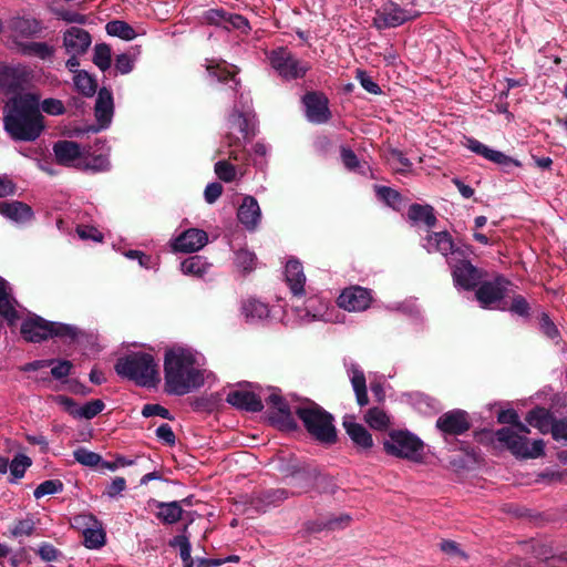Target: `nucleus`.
Listing matches in <instances>:
<instances>
[{"label": "nucleus", "instance_id": "obj_2", "mask_svg": "<svg viewBox=\"0 0 567 567\" xmlns=\"http://www.w3.org/2000/svg\"><path fill=\"white\" fill-rule=\"evenodd\" d=\"M43 120L39 97L29 93L13 99L8 105L4 127L14 140L34 141L44 128Z\"/></svg>", "mask_w": 567, "mask_h": 567}, {"label": "nucleus", "instance_id": "obj_32", "mask_svg": "<svg viewBox=\"0 0 567 567\" xmlns=\"http://www.w3.org/2000/svg\"><path fill=\"white\" fill-rule=\"evenodd\" d=\"M207 19L214 23L223 25L226 29L229 25L239 30H245L248 28V21L246 18L239 14H226L221 10L208 11Z\"/></svg>", "mask_w": 567, "mask_h": 567}, {"label": "nucleus", "instance_id": "obj_50", "mask_svg": "<svg viewBox=\"0 0 567 567\" xmlns=\"http://www.w3.org/2000/svg\"><path fill=\"white\" fill-rule=\"evenodd\" d=\"M19 152L27 157L34 158L38 162L39 168L43 172L48 173L49 175L54 174V172L40 159V157L44 154V148L41 144H38L35 147H30L28 144H23Z\"/></svg>", "mask_w": 567, "mask_h": 567}, {"label": "nucleus", "instance_id": "obj_45", "mask_svg": "<svg viewBox=\"0 0 567 567\" xmlns=\"http://www.w3.org/2000/svg\"><path fill=\"white\" fill-rule=\"evenodd\" d=\"M92 60L101 71L109 70L112 62L111 47L106 43L95 44Z\"/></svg>", "mask_w": 567, "mask_h": 567}, {"label": "nucleus", "instance_id": "obj_3", "mask_svg": "<svg viewBox=\"0 0 567 567\" xmlns=\"http://www.w3.org/2000/svg\"><path fill=\"white\" fill-rule=\"evenodd\" d=\"M114 369L120 377L140 386L153 388L161 381L158 364L150 353L134 352L122 357Z\"/></svg>", "mask_w": 567, "mask_h": 567}, {"label": "nucleus", "instance_id": "obj_35", "mask_svg": "<svg viewBox=\"0 0 567 567\" xmlns=\"http://www.w3.org/2000/svg\"><path fill=\"white\" fill-rule=\"evenodd\" d=\"M209 268L210 264H208L204 257L198 255L188 257L181 264V269L185 275H192L198 278L204 277Z\"/></svg>", "mask_w": 567, "mask_h": 567}, {"label": "nucleus", "instance_id": "obj_64", "mask_svg": "<svg viewBox=\"0 0 567 567\" xmlns=\"http://www.w3.org/2000/svg\"><path fill=\"white\" fill-rule=\"evenodd\" d=\"M156 436L169 446L174 445L176 441V436L171 425L167 423H164L156 429Z\"/></svg>", "mask_w": 567, "mask_h": 567}, {"label": "nucleus", "instance_id": "obj_20", "mask_svg": "<svg viewBox=\"0 0 567 567\" xmlns=\"http://www.w3.org/2000/svg\"><path fill=\"white\" fill-rule=\"evenodd\" d=\"M208 241L206 231L190 228L182 233L174 243V249L182 252H194L202 249Z\"/></svg>", "mask_w": 567, "mask_h": 567}, {"label": "nucleus", "instance_id": "obj_12", "mask_svg": "<svg viewBox=\"0 0 567 567\" xmlns=\"http://www.w3.org/2000/svg\"><path fill=\"white\" fill-rule=\"evenodd\" d=\"M228 124L233 142L249 141L257 134V121L251 112L233 113Z\"/></svg>", "mask_w": 567, "mask_h": 567}, {"label": "nucleus", "instance_id": "obj_46", "mask_svg": "<svg viewBox=\"0 0 567 567\" xmlns=\"http://www.w3.org/2000/svg\"><path fill=\"white\" fill-rule=\"evenodd\" d=\"M321 477L316 468L301 471L292 476V486L299 487L302 491L316 485V482Z\"/></svg>", "mask_w": 567, "mask_h": 567}, {"label": "nucleus", "instance_id": "obj_33", "mask_svg": "<svg viewBox=\"0 0 567 567\" xmlns=\"http://www.w3.org/2000/svg\"><path fill=\"white\" fill-rule=\"evenodd\" d=\"M408 217L414 223H424L429 228L434 227L437 221L430 205L412 204L409 207Z\"/></svg>", "mask_w": 567, "mask_h": 567}, {"label": "nucleus", "instance_id": "obj_22", "mask_svg": "<svg viewBox=\"0 0 567 567\" xmlns=\"http://www.w3.org/2000/svg\"><path fill=\"white\" fill-rule=\"evenodd\" d=\"M226 402L239 410L249 412H259L264 408L259 396L245 390L230 391L226 396Z\"/></svg>", "mask_w": 567, "mask_h": 567}, {"label": "nucleus", "instance_id": "obj_58", "mask_svg": "<svg viewBox=\"0 0 567 567\" xmlns=\"http://www.w3.org/2000/svg\"><path fill=\"white\" fill-rule=\"evenodd\" d=\"M355 78L359 80L360 84L367 92L372 93V94L381 93L380 86L373 81V79L365 71L358 70Z\"/></svg>", "mask_w": 567, "mask_h": 567}, {"label": "nucleus", "instance_id": "obj_26", "mask_svg": "<svg viewBox=\"0 0 567 567\" xmlns=\"http://www.w3.org/2000/svg\"><path fill=\"white\" fill-rule=\"evenodd\" d=\"M260 216L258 202L251 196L245 197L237 212L238 220L247 229L254 230L260 220Z\"/></svg>", "mask_w": 567, "mask_h": 567}, {"label": "nucleus", "instance_id": "obj_24", "mask_svg": "<svg viewBox=\"0 0 567 567\" xmlns=\"http://www.w3.org/2000/svg\"><path fill=\"white\" fill-rule=\"evenodd\" d=\"M343 427L352 442L360 449L369 450L373 446V440L368 430L354 421V416L347 415L343 419Z\"/></svg>", "mask_w": 567, "mask_h": 567}, {"label": "nucleus", "instance_id": "obj_55", "mask_svg": "<svg viewBox=\"0 0 567 567\" xmlns=\"http://www.w3.org/2000/svg\"><path fill=\"white\" fill-rule=\"evenodd\" d=\"M35 529V523L32 518L18 520L13 524L10 533L13 537L31 536Z\"/></svg>", "mask_w": 567, "mask_h": 567}, {"label": "nucleus", "instance_id": "obj_18", "mask_svg": "<svg viewBox=\"0 0 567 567\" xmlns=\"http://www.w3.org/2000/svg\"><path fill=\"white\" fill-rule=\"evenodd\" d=\"M422 247L429 252H439L444 257L457 252L452 236L447 231H427L422 239Z\"/></svg>", "mask_w": 567, "mask_h": 567}, {"label": "nucleus", "instance_id": "obj_61", "mask_svg": "<svg viewBox=\"0 0 567 567\" xmlns=\"http://www.w3.org/2000/svg\"><path fill=\"white\" fill-rule=\"evenodd\" d=\"M54 363L55 364L51 369V374L56 380L66 378L73 367L72 362L69 360H59L56 362L54 361Z\"/></svg>", "mask_w": 567, "mask_h": 567}, {"label": "nucleus", "instance_id": "obj_23", "mask_svg": "<svg viewBox=\"0 0 567 567\" xmlns=\"http://www.w3.org/2000/svg\"><path fill=\"white\" fill-rule=\"evenodd\" d=\"M113 96L111 91L103 87L99 91L95 102V117L99 123V128H105L113 117Z\"/></svg>", "mask_w": 567, "mask_h": 567}, {"label": "nucleus", "instance_id": "obj_13", "mask_svg": "<svg viewBox=\"0 0 567 567\" xmlns=\"http://www.w3.org/2000/svg\"><path fill=\"white\" fill-rule=\"evenodd\" d=\"M509 281L502 276L492 281L481 284L475 292L476 299L482 308H491L494 303L501 301L507 293Z\"/></svg>", "mask_w": 567, "mask_h": 567}, {"label": "nucleus", "instance_id": "obj_60", "mask_svg": "<svg viewBox=\"0 0 567 567\" xmlns=\"http://www.w3.org/2000/svg\"><path fill=\"white\" fill-rule=\"evenodd\" d=\"M38 554L40 558L44 561H54L58 560L62 555L60 550H58L53 545L49 543H42L39 546Z\"/></svg>", "mask_w": 567, "mask_h": 567}, {"label": "nucleus", "instance_id": "obj_36", "mask_svg": "<svg viewBox=\"0 0 567 567\" xmlns=\"http://www.w3.org/2000/svg\"><path fill=\"white\" fill-rule=\"evenodd\" d=\"M29 71L25 66L17 65V66H0V86L2 87H13L18 84V80L22 76H27Z\"/></svg>", "mask_w": 567, "mask_h": 567}, {"label": "nucleus", "instance_id": "obj_17", "mask_svg": "<svg viewBox=\"0 0 567 567\" xmlns=\"http://www.w3.org/2000/svg\"><path fill=\"white\" fill-rule=\"evenodd\" d=\"M62 43L66 54H84L91 47L92 37L80 27H70L63 32Z\"/></svg>", "mask_w": 567, "mask_h": 567}, {"label": "nucleus", "instance_id": "obj_44", "mask_svg": "<svg viewBox=\"0 0 567 567\" xmlns=\"http://www.w3.org/2000/svg\"><path fill=\"white\" fill-rule=\"evenodd\" d=\"M364 420L370 427L379 431L386 430L390 425V417L382 409L379 408L368 410L364 415Z\"/></svg>", "mask_w": 567, "mask_h": 567}, {"label": "nucleus", "instance_id": "obj_10", "mask_svg": "<svg viewBox=\"0 0 567 567\" xmlns=\"http://www.w3.org/2000/svg\"><path fill=\"white\" fill-rule=\"evenodd\" d=\"M416 17L412 10L402 8L399 3L390 0L377 10L373 18V27L378 30L396 28Z\"/></svg>", "mask_w": 567, "mask_h": 567}, {"label": "nucleus", "instance_id": "obj_15", "mask_svg": "<svg viewBox=\"0 0 567 567\" xmlns=\"http://www.w3.org/2000/svg\"><path fill=\"white\" fill-rule=\"evenodd\" d=\"M436 427L447 435H461L470 430L468 415L463 410H453L442 414L436 420Z\"/></svg>", "mask_w": 567, "mask_h": 567}, {"label": "nucleus", "instance_id": "obj_53", "mask_svg": "<svg viewBox=\"0 0 567 567\" xmlns=\"http://www.w3.org/2000/svg\"><path fill=\"white\" fill-rule=\"evenodd\" d=\"M104 402L100 399L86 402L84 405L79 406L78 416L79 419L91 420L101 413L104 409Z\"/></svg>", "mask_w": 567, "mask_h": 567}, {"label": "nucleus", "instance_id": "obj_4", "mask_svg": "<svg viewBox=\"0 0 567 567\" xmlns=\"http://www.w3.org/2000/svg\"><path fill=\"white\" fill-rule=\"evenodd\" d=\"M53 152L59 164L81 169L101 172L109 168L105 155L91 151V144H53Z\"/></svg>", "mask_w": 567, "mask_h": 567}, {"label": "nucleus", "instance_id": "obj_49", "mask_svg": "<svg viewBox=\"0 0 567 567\" xmlns=\"http://www.w3.org/2000/svg\"><path fill=\"white\" fill-rule=\"evenodd\" d=\"M385 158L389 165L398 172L405 171L411 166L409 158L396 148L389 150L385 154Z\"/></svg>", "mask_w": 567, "mask_h": 567}, {"label": "nucleus", "instance_id": "obj_16", "mask_svg": "<svg viewBox=\"0 0 567 567\" xmlns=\"http://www.w3.org/2000/svg\"><path fill=\"white\" fill-rule=\"evenodd\" d=\"M302 102L308 121L320 124L330 118L329 102L322 93L309 92L303 96Z\"/></svg>", "mask_w": 567, "mask_h": 567}, {"label": "nucleus", "instance_id": "obj_28", "mask_svg": "<svg viewBox=\"0 0 567 567\" xmlns=\"http://www.w3.org/2000/svg\"><path fill=\"white\" fill-rule=\"evenodd\" d=\"M0 214L17 223L30 220L33 216L31 207L18 200L1 202Z\"/></svg>", "mask_w": 567, "mask_h": 567}, {"label": "nucleus", "instance_id": "obj_54", "mask_svg": "<svg viewBox=\"0 0 567 567\" xmlns=\"http://www.w3.org/2000/svg\"><path fill=\"white\" fill-rule=\"evenodd\" d=\"M74 460L84 466H96L102 462V457L92 451L80 447L73 452Z\"/></svg>", "mask_w": 567, "mask_h": 567}, {"label": "nucleus", "instance_id": "obj_27", "mask_svg": "<svg viewBox=\"0 0 567 567\" xmlns=\"http://www.w3.org/2000/svg\"><path fill=\"white\" fill-rule=\"evenodd\" d=\"M16 300L12 296L9 284L0 277V316L9 323H13L18 319L16 310Z\"/></svg>", "mask_w": 567, "mask_h": 567}, {"label": "nucleus", "instance_id": "obj_38", "mask_svg": "<svg viewBox=\"0 0 567 567\" xmlns=\"http://www.w3.org/2000/svg\"><path fill=\"white\" fill-rule=\"evenodd\" d=\"M21 51L24 55H33L45 61L53 58L55 49L45 42H29L22 45Z\"/></svg>", "mask_w": 567, "mask_h": 567}, {"label": "nucleus", "instance_id": "obj_34", "mask_svg": "<svg viewBox=\"0 0 567 567\" xmlns=\"http://www.w3.org/2000/svg\"><path fill=\"white\" fill-rule=\"evenodd\" d=\"M158 512L156 516L165 524L172 525L177 523L184 513L179 502L174 501L169 503L158 502Z\"/></svg>", "mask_w": 567, "mask_h": 567}, {"label": "nucleus", "instance_id": "obj_42", "mask_svg": "<svg viewBox=\"0 0 567 567\" xmlns=\"http://www.w3.org/2000/svg\"><path fill=\"white\" fill-rule=\"evenodd\" d=\"M526 421L529 425L537 427L542 433H547L550 431V426L554 420L545 409H536L530 411Z\"/></svg>", "mask_w": 567, "mask_h": 567}, {"label": "nucleus", "instance_id": "obj_5", "mask_svg": "<svg viewBox=\"0 0 567 567\" xmlns=\"http://www.w3.org/2000/svg\"><path fill=\"white\" fill-rule=\"evenodd\" d=\"M308 433L317 441L332 444L337 441L333 416L315 402L308 401L296 409Z\"/></svg>", "mask_w": 567, "mask_h": 567}, {"label": "nucleus", "instance_id": "obj_43", "mask_svg": "<svg viewBox=\"0 0 567 567\" xmlns=\"http://www.w3.org/2000/svg\"><path fill=\"white\" fill-rule=\"evenodd\" d=\"M236 68L231 65L220 66L219 64L216 66L208 65L207 70L209 74L215 76L219 82L230 83L231 89H236L239 84V80L236 79Z\"/></svg>", "mask_w": 567, "mask_h": 567}, {"label": "nucleus", "instance_id": "obj_56", "mask_svg": "<svg viewBox=\"0 0 567 567\" xmlns=\"http://www.w3.org/2000/svg\"><path fill=\"white\" fill-rule=\"evenodd\" d=\"M39 110L53 116L62 115L65 112L63 102L53 97L45 99L41 103L39 102Z\"/></svg>", "mask_w": 567, "mask_h": 567}, {"label": "nucleus", "instance_id": "obj_52", "mask_svg": "<svg viewBox=\"0 0 567 567\" xmlns=\"http://www.w3.org/2000/svg\"><path fill=\"white\" fill-rule=\"evenodd\" d=\"M256 259V255L247 249H239L235 255L236 266L246 272L255 269Z\"/></svg>", "mask_w": 567, "mask_h": 567}, {"label": "nucleus", "instance_id": "obj_63", "mask_svg": "<svg viewBox=\"0 0 567 567\" xmlns=\"http://www.w3.org/2000/svg\"><path fill=\"white\" fill-rule=\"evenodd\" d=\"M133 68H134V61L128 54L122 53L116 56L115 69L121 74L130 73L133 70Z\"/></svg>", "mask_w": 567, "mask_h": 567}, {"label": "nucleus", "instance_id": "obj_7", "mask_svg": "<svg viewBox=\"0 0 567 567\" xmlns=\"http://www.w3.org/2000/svg\"><path fill=\"white\" fill-rule=\"evenodd\" d=\"M383 445L385 452L390 455L417 463L423 460V442L408 431H392Z\"/></svg>", "mask_w": 567, "mask_h": 567}, {"label": "nucleus", "instance_id": "obj_29", "mask_svg": "<svg viewBox=\"0 0 567 567\" xmlns=\"http://www.w3.org/2000/svg\"><path fill=\"white\" fill-rule=\"evenodd\" d=\"M286 280L295 296L303 293L306 276L301 264L298 260H289L286 265Z\"/></svg>", "mask_w": 567, "mask_h": 567}, {"label": "nucleus", "instance_id": "obj_62", "mask_svg": "<svg viewBox=\"0 0 567 567\" xmlns=\"http://www.w3.org/2000/svg\"><path fill=\"white\" fill-rule=\"evenodd\" d=\"M142 415L144 417L157 415L167 420L172 419L169 411L159 404H145L142 410Z\"/></svg>", "mask_w": 567, "mask_h": 567}, {"label": "nucleus", "instance_id": "obj_41", "mask_svg": "<svg viewBox=\"0 0 567 567\" xmlns=\"http://www.w3.org/2000/svg\"><path fill=\"white\" fill-rule=\"evenodd\" d=\"M243 313L248 321L261 320L269 315L268 306L259 300L250 299L243 305Z\"/></svg>", "mask_w": 567, "mask_h": 567}, {"label": "nucleus", "instance_id": "obj_9", "mask_svg": "<svg viewBox=\"0 0 567 567\" xmlns=\"http://www.w3.org/2000/svg\"><path fill=\"white\" fill-rule=\"evenodd\" d=\"M268 59L272 69L287 81L303 78L310 69L307 62L299 60L284 47L272 50Z\"/></svg>", "mask_w": 567, "mask_h": 567}, {"label": "nucleus", "instance_id": "obj_39", "mask_svg": "<svg viewBox=\"0 0 567 567\" xmlns=\"http://www.w3.org/2000/svg\"><path fill=\"white\" fill-rule=\"evenodd\" d=\"M32 465V460L22 453L14 455V457L9 462L8 470H10V474L12 478H10L11 483H16L21 480L27 470Z\"/></svg>", "mask_w": 567, "mask_h": 567}, {"label": "nucleus", "instance_id": "obj_25", "mask_svg": "<svg viewBox=\"0 0 567 567\" xmlns=\"http://www.w3.org/2000/svg\"><path fill=\"white\" fill-rule=\"evenodd\" d=\"M83 523L89 525L92 523V527H87L83 532L84 545L90 549H96L105 544V533L102 527H97V520L93 515H82L75 518V523Z\"/></svg>", "mask_w": 567, "mask_h": 567}, {"label": "nucleus", "instance_id": "obj_11", "mask_svg": "<svg viewBox=\"0 0 567 567\" xmlns=\"http://www.w3.org/2000/svg\"><path fill=\"white\" fill-rule=\"evenodd\" d=\"M372 291L361 286H351L342 290L338 298L340 308L360 312L367 310L372 302Z\"/></svg>", "mask_w": 567, "mask_h": 567}, {"label": "nucleus", "instance_id": "obj_51", "mask_svg": "<svg viewBox=\"0 0 567 567\" xmlns=\"http://www.w3.org/2000/svg\"><path fill=\"white\" fill-rule=\"evenodd\" d=\"M63 491V483L60 480H48L37 486L33 496L39 499L47 495H53Z\"/></svg>", "mask_w": 567, "mask_h": 567}, {"label": "nucleus", "instance_id": "obj_57", "mask_svg": "<svg viewBox=\"0 0 567 567\" xmlns=\"http://www.w3.org/2000/svg\"><path fill=\"white\" fill-rule=\"evenodd\" d=\"M215 173L224 182H231L236 176L235 167L225 161L215 164Z\"/></svg>", "mask_w": 567, "mask_h": 567}, {"label": "nucleus", "instance_id": "obj_8", "mask_svg": "<svg viewBox=\"0 0 567 567\" xmlns=\"http://www.w3.org/2000/svg\"><path fill=\"white\" fill-rule=\"evenodd\" d=\"M495 439L505 445L513 455L522 458H537L544 454V441L535 440L529 444L526 436L511 427H502L495 432Z\"/></svg>", "mask_w": 567, "mask_h": 567}, {"label": "nucleus", "instance_id": "obj_19", "mask_svg": "<svg viewBox=\"0 0 567 567\" xmlns=\"http://www.w3.org/2000/svg\"><path fill=\"white\" fill-rule=\"evenodd\" d=\"M452 276L455 286L465 290L474 289L482 278L481 271L467 260L454 265Z\"/></svg>", "mask_w": 567, "mask_h": 567}, {"label": "nucleus", "instance_id": "obj_37", "mask_svg": "<svg viewBox=\"0 0 567 567\" xmlns=\"http://www.w3.org/2000/svg\"><path fill=\"white\" fill-rule=\"evenodd\" d=\"M105 31L111 37H117L125 41H131L136 38L135 30L123 20H112L106 23Z\"/></svg>", "mask_w": 567, "mask_h": 567}, {"label": "nucleus", "instance_id": "obj_6", "mask_svg": "<svg viewBox=\"0 0 567 567\" xmlns=\"http://www.w3.org/2000/svg\"><path fill=\"white\" fill-rule=\"evenodd\" d=\"M21 333L29 342H41L53 337L72 342L83 336L82 330L76 326L48 321L39 316L24 320Z\"/></svg>", "mask_w": 567, "mask_h": 567}, {"label": "nucleus", "instance_id": "obj_21", "mask_svg": "<svg viewBox=\"0 0 567 567\" xmlns=\"http://www.w3.org/2000/svg\"><path fill=\"white\" fill-rule=\"evenodd\" d=\"M289 495L290 493L285 488H271L254 494L250 504L256 511L266 512L281 504Z\"/></svg>", "mask_w": 567, "mask_h": 567}, {"label": "nucleus", "instance_id": "obj_40", "mask_svg": "<svg viewBox=\"0 0 567 567\" xmlns=\"http://www.w3.org/2000/svg\"><path fill=\"white\" fill-rule=\"evenodd\" d=\"M341 159L349 171L358 172L362 175H365L368 172H370L368 162L364 159H359L355 153H353L350 148L342 147Z\"/></svg>", "mask_w": 567, "mask_h": 567}, {"label": "nucleus", "instance_id": "obj_14", "mask_svg": "<svg viewBox=\"0 0 567 567\" xmlns=\"http://www.w3.org/2000/svg\"><path fill=\"white\" fill-rule=\"evenodd\" d=\"M267 404L272 409L270 420L276 423L280 429L295 430L297 423L292 416L290 408L285 399L277 392H272L267 398Z\"/></svg>", "mask_w": 567, "mask_h": 567}, {"label": "nucleus", "instance_id": "obj_1", "mask_svg": "<svg viewBox=\"0 0 567 567\" xmlns=\"http://www.w3.org/2000/svg\"><path fill=\"white\" fill-rule=\"evenodd\" d=\"M198 358L192 350L173 348L166 351L164 373L166 392L184 395L204 384V374Z\"/></svg>", "mask_w": 567, "mask_h": 567}, {"label": "nucleus", "instance_id": "obj_47", "mask_svg": "<svg viewBox=\"0 0 567 567\" xmlns=\"http://www.w3.org/2000/svg\"><path fill=\"white\" fill-rule=\"evenodd\" d=\"M74 85L83 95L92 96L96 91L94 79L85 71H79L74 78Z\"/></svg>", "mask_w": 567, "mask_h": 567}, {"label": "nucleus", "instance_id": "obj_48", "mask_svg": "<svg viewBox=\"0 0 567 567\" xmlns=\"http://www.w3.org/2000/svg\"><path fill=\"white\" fill-rule=\"evenodd\" d=\"M374 190L380 199H382L388 206L392 207L393 209H400V206L402 204V196L401 194L388 186H374Z\"/></svg>", "mask_w": 567, "mask_h": 567}, {"label": "nucleus", "instance_id": "obj_31", "mask_svg": "<svg viewBox=\"0 0 567 567\" xmlns=\"http://www.w3.org/2000/svg\"><path fill=\"white\" fill-rule=\"evenodd\" d=\"M468 148L472 152L484 156L488 161H492L504 167L519 166V163L517 161L513 159L512 157L505 155L502 152L489 148L485 144H468Z\"/></svg>", "mask_w": 567, "mask_h": 567}, {"label": "nucleus", "instance_id": "obj_59", "mask_svg": "<svg viewBox=\"0 0 567 567\" xmlns=\"http://www.w3.org/2000/svg\"><path fill=\"white\" fill-rule=\"evenodd\" d=\"M550 433L556 441H567V417L554 420Z\"/></svg>", "mask_w": 567, "mask_h": 567}, {"label": "nucleus", "instance_id": "obj_30", "mask_svg": "<svg viewBox=\"0 0 567 567\" xmlns=\"http://www.w3.org/2000/svg\"><path fill=\"white\" fill-rule=\"evenodd\" d=\"M350 381L355 393L357 402L360 406H364L369 403L367 382L363 371L357 365L351 364L348 368Z\"/></svg>", "mask_w": 567, "mask_h": 567}]
</instances>
